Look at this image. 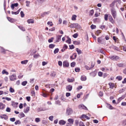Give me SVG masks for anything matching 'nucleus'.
I'll return each instance as SVG.
<instances>
[{
	"mask_svg": "<svg viewBox=\"0 0 126 126\" xmlns=\"http://www.w3.org/2000/svg\"><path fill=\"white\" fill-rule=\"evenodd\" d=\"M55 46V45L52 44H51L49 45V48H53Z\"/></svg>",
	"mask_w": 126,
	"mask_h": 126,
	"instance_id": "72a5a7b5",
	"label": "nucleus"
},
{
	"mask_svg": "<svg viewBox=\"0 0 126 126\" xmlns=\"http://www.w3.org/2000/svg\"><path fill=\"white\" fill-rule=\"evenodd\" d=\"M72 86L70 85H69L67 86L66 87V89L67 90H68L69 91H71L72 89Z\"/></svg>",
	"mask_w": 126,
	"mask_h": 126,
	"instance_id": "0eeeda50",
	"label": "nucleus"
},
{
	"mask_svg": "<svg viewBox=\"0 0 126 126\" xmlns=\"http://www.w3.org/2000/svg\"><path fill=\"white\" fill-rule=\"evenodd\" d=\"M116 79H118L119 80H121L122 79V77L120 76L117 77Z\"/></svg>",
	"mask_w": 126,
	"mask_h": 126,
	"instance_id": "a19ab883",
	"label": "nucleus"
},
{
	"mask_svg": "<svg viewBox=\"0 0 126 126\" xmlns=\"http://www.w3.org/2000/svg\"><path fill=\"white\" fill-rule=\"evenodd\" d=\"M48 94L45 93H43L42 94V96L44 97H46L48 95Z\"/></svg>",
	"mask_w": 126,
	"mask_h": 126,
	"instance_id": "13d9d810",
	"label": "nucleus"
},
{
	"mask_svg": "<svg viewBox=\"0 0 126 126\" xmlns=\"http://www.w3.org/2000/svg\"><path fill=\"white\" fill-rule=\"evenodd\" d=\"M75 65V63L73 62L71 64V66L72 67H74Z\"/></svg>",
	"mask_w": 126,
	"mask_h": 126,
	"instance_id": "864d4df0",
	"label": "nucleus"
},
{
	"mask_svg": "<svg viewBox=\"0 0 126 126\" xmlns=\"http://www.w3.org/2000/svg\"><path fill=\"white\" fill-rule=\"evenodd\" d=\"M5 105L2 103L0 102V109L3 110L4 109Z\"/></svg>",
	"mask_w": 126,
	"mask_h": 126,
	"instance_id": "ddd939ff",
	"label": "nucleus"
},
{
	"mask_svg": "<svg viewBox=\"0 0 126 126\" xmlns=\"http://www.w3.org/2000/svg\"><path fill=\"white\" fill-rule=\"evenodd\" d=\"M73 110L70 108H68L66 110V114L68 115H70L73 113Z\"/></svg>",
	"mask_w": 126,
	"mask_h": 126,
	"instance_id": "7ed1b4c3",
	"label": "nucleus"
},
{
	"mask_svg": "<svg viewBox=\"0 0 126 126\" xmlns=\"http://www.w3.org/2000/svg\"><path fill=\"white\" fill-rule=\"evenodd\" d=\"M8 20L11 23H12L13 21V19L9 17L8 18Z\"/></svg>",
	"mask_w": 126,
	"mask_h": 126,
	"instance_id": "3c124183",
	"label": "nucleus"
},
{
	"mask_svg": "<svg viewBox=\"0 0 126 126\" xmlns=\"http://www.w3.org/2000/svg\"><path fill=\"white\" fill-rule=\"evenodd\" d=\"M34 78H32L30 79V82L31 83H33V82L34 80Z\"/></svg>",
	"mask_w": 126,
	"mask_h": 126,
	"instance_id": "0e129e2a",
	"label": "nucleus"
},
{
	"mask_svg": "<svg viewBox=\"0 0 126 126\" xmlns=\"http://www.w3.org/2000/svg\"><path fill=\"white\" fill-rule=\"evenodd\" d=\"M18 104V103L15 102H13L12 103V106L15 108H16L17 107V106Z\"/></svg>",
	"mask_w": 126,
	"mask_h": 126,
	"instance_id": "9b49d317",
	"label": "nucleus"
},
{
	"mask_svg": "<svg viewBox=\"0 0 126 126\" xmlns=\"http://www.w3.org/2000/svg\"><path fill=\"white\" fill-rule=\"evenodd\" d=\"M37 110L38 111H42L45 110L44 109H43V108L41 107L38 108L37 109Z\"/></svg>",
	"mask_w": 126,
	"mask_h": 126,
	"instance_id": "37998d69",
	"label": "nucleus"
},
{
	"mask_svg": "<svg viewBox=\"0 0 126 126\" xmlns=\"http://www.w3.org/2000/svg\"><path fill=\"white\" fill-rule=\"evenodd\" d=\"M0 51L2 53H5L6 50L2 47H0Z\"/></svg>",
	"mask_w": 126,
	"mask_h": 126,
	"instance_id": "f704fd0d",
	"label": "nucleus"
},
{
	"mask_svg": "<svg viewBox=\"0 0 126 126\" xmlns=\"http://www.w3.org/2000/svg\"><path fill=\"white\" fill-rule=\"evenodd\" d=\"M10 92L11 93H13L14 92L15 90L14 89H13L12 87H10L9 89Z\"/></svg>",
	"mask_w": 126,
	"mask_h": 126,
	"instance_id": "58836bf2",
	"label": "nucleus"
},
{
	"mask_svg": "<svg viewBox=\"0 0 126 126\" xmlns=\"http://www.w3.org/2000/svg\"><path fill=\"white\" fill-rule=\"evenodd\" d=\"M68 121L69 122L70 124H73L74 121V120L73 119L70 118L68 120Z\"/></svg>",
	"mask_w": 126,
	"mask_h": 126,
	"instance_id": "6ab92c4d",
	"label": "nucleus"
},
{
	"mask_svg": "<svg viewBox=\"0 0 126 126\" xmlns=\"http://www.w3.org/2000/svg\"><path fill=\"white\" fill-rule=\"evenodd\" d=\"M91 28L92 29H95L96 28V26L95 25H94L92 24L91 26Z\"/></svg>",
	"mask_w": 126,
	"mask_h": 126,
	"instance_id": "79ce46f5",
	"label": "nucleus"
},
{
	"mask_svg": "<svg viewBox=\"0 0 126 126\" xmlns=\"http://www.w3.org/2000/svg\"><path fill=\"white\" fill-rule=\"evenodd\" d=\"M90 74L93 77H94L95 75H96V73L95 72H92L91 73H90Z\"/></svg>",
	"mask_w": 126,
	"mask_h": 126,
	"instance_id": "e433bc0d",
	"label": "nucleus"
},
{
	"mask_svg": "<svg viewBox=\"0 0 126 126\" xmlns=\"http://www.w3.org/2000/svg\"><path fill=\"white\" fill-rule=\"evenodd\" d=\"M94 13V10L93 9L92 10H90L89 13V15L90 16H92Z\"/></svg>",
	"mask_w": 126,
	"mask_h": 126,
	"instance_id": "393cba45",
	"label": "nucleus"
},
{
	"mask_svg": "<svg viewBox=\"0 0 126 126\" xmlns=\"http://www.w3.org/2000/svg\"><path fill=\"white\" fill-rule=\"evenodd\" d=\"M98 41L99 43L102 44H103L105 43V39L102 38V37L98 38Z\"/></svg>",
	"mask_w": 126,
	"mask_h": 126,
	"instance_id": "20e7f679",
	"label": "nucleus"
},
{
	"mask_svg": "<svg viewBox=\"0 0 126 126\" xmlns=\"http://www.w3.org/2000/svg\"><path fill=\"white\" fill-rule=\"evenodd\" d=\"M86 79V77L84 76H82L81 77V79L82 81H85Z\"/></svg>",
	"mask_w": 126,
	"mask_h": 126,
	"instance_id": "7c9ffc66",
	"label": "nucleus"
},
{
	"mask_svg": "<svg viewBox=\"0 0 126 126\" xmlns=\"http://www.w3.org/2000/svg\"><path fill=\"white\" fill-rule=\"evenodd\" d=\"M11 13L12 14L17 15L18 14L19 12H14L12 11Z\"/></svg>",
	"mask_w": 126,
	"mask_h": 126,
	"instance_id": "4d7b16f0",
	"label": "nucleus"
},
{
	"mask_svg": "<svg viewBox=\"0 0 126 126\" xmlns=\"http://www.w3.org/2000/svg\"><path fill=\"white\" fill-rule=\"evenodd\" d=\"M62 35H58L57 37V39L56 41L57 42H59L61 39V38Z\"/></svg>",
	"mask_w": 126,
	"mask_h": 126,
	"instance_id": "f3484780",
	"label": "nucleus"
},
{
	"mask_svg": "<svg viewBox=\"0 0 126 126\" xmlns=\"http://www.w3.org/2000/svg\"><path fill=\"white\" fill-rule=\"evenodd\" d=\"M10 120L12 122H14L15 120V118L14 117L11 118L10 119Z\"/></svg>",
	"mask_w": 126,
	"mask_h": 126,
	"instance_id": "603ef678",
	"label": "nucleus"
},
{
	"mask_svg": "<svg viewBox=\"0 0 126 126\" xmlns=\"http://www.w3.org/2000/svg\"><path fill=\"white\" fill-rule=\"evenodd\" d=\"M25 116V114L21 112L19 114V117L20 118L23 117Z\"/></svg>",
	"mask_w": 126,
	"mask_h": 126,
	"instance_id": "aec40b11",
	"label": "nucleus"
},
{
	"mask_svg": "<svg viewBox=\"0 0 126 126\" xmlns=\"http://www.w3.org/2000/svg\"><path fill=\"white\" fill-rule=\"evenodd\" d=\"M112 47L113 49L115 50H116L118 51H120V49L118 47H117L115 46H113Z\"/></svg>",
	"mask_w": 126,
	"mask_h": 126,
	"instance_id": "b1692460",
	"label": "nucleus"
},
{
	"mask_svg": "<svg viewBox=\"0 0 126 126\" xmlns=\"http://www.w3.org/2000/svg\"><path fill=\"white\" fill-rule=\"evenodd\" d=\"M2 74H5L6 75H8L9 74L6 71V70H3L2 72Z\"/></svg>",
	"mask_w": 126,
	"mask_h": 126,
	"instance_id": "bb28decb",
	"label": "nucleus"
},
{
	"mask_svg": "<svg viewBox=\"0 0 126 126\" xmlns=\"http://www.w3.org/2000/svg\"><path fill=\"white\" fill-rule=\"evenodd\" d=\"M18 27L21 30H22L23 31H25V29L24 28L22 27L21 26H19Z\"/></svg>",
	"mask_w": 126,
	"mask_h": 126,
	"instance_id": "a18cd8bd",
	"label": "nucleus"
},
{
	"mask_svg": "<svg viewBox=\"0 0 126 126\" xmlns=\"http://www.w3.org/2000/svg\"><path fill=\"white\" fill-rule=\"evenodd\" d=\"M53 38L52 37L50 39L48 40V42L49 43H51L53 42Z\"/></svg>",
	"mask_w": 126,
	"mask_h": 126,
	"instance_id": "774afa93",
	"label": "nucleus"
},
{
	"mask_svg": "<svg viewBox=\"0 0 126 126\" xmlns=\"http://www.w3.org/2000/svg\"><path fill=\"white\" fill-rule=\"evenodd\" d=\"M109 84L110 86V88L113 89L114 86V84L113 83L110 82Z\"/></svg>",
	"mask_w": 126,
	"mask_h": 126,
	"instance_id": "a211bd4d",
	"label": "nucleus"
},
{
	"mask_svg": "<svg viewBox=\"0 0 126 126\" xmlns=\"http://www.w3.org/2000/svg\"><path fill=\"white\" fill-rule=\"evenodd\" d=\"M27 22L29 23H34V20L33 19H28L27 20Z\"/></svg>",
	"mask_w": 126,
	"mask_h": 126,
	"instance_id": "4468645a",
	"label": "nucleus"
},
{
	"mask_svg": "<svg viewBox=\"0 0 126 126\" xmlns=\"http://www.w3.org/2000/svg\"><path fill=\"white\" fill-rule=\"evenodd\" d=\"M55 103L56 104L58 105H61L60 101L59 100L56 101Z\"/></svg>",
	"mask_w": 126,
	"mask_h": 126,
	"instance_id": "49530a36",
	"label": "nucleus"
},
{
	"mask_svg": "<svg viewBox=\"0 0 126 126\" xmlns=\"http://www.w3.org/2000/svg\"><path fill=\"white\" fill-rule=\"evenodd\" d=\"M18 5V4L17 3L14 4H12L11 5V7L12 9H13L15 7H17Z\"/></svg>",
	"mask_w": 126,
	"mask_h": 126,
	"instance_id": "6e6552de",
	"label": "nucleus"
},
{
	"mask_svg": "<svg viewBox=\"0 0 126 126\" xmlns=\"http://www.w3.org/2000/svg\"><path fill=\"white\" fill-rule=\"evenodd\" d=\"M26 6L27 7H29L30 2L29 1H26Z\"/></svg>",
	"mask_w": 126,
	"mask_h": 126,
	"instance_id": "09e8293b",
	"label": "nucleus"
},
{
	"mask_svg": "<svg viewBox=\"0 0 126 126\" xmlns=\"http://www.w3.org/2000/svg\"><path fill=\"white\" fill-rule=\"evenodd\" d=\"M53 117L52 116H50L49 118V119L50 121H52L53 120Z\"/></svg>",
	"mask_w": 126,
	"mask_h": 126,
	"instance_id": "e2e57ef3",
	"label": "nucleus"
},
{
	"mask_svg": "<svg viewBox=\"0 0 126 126\" xmlns=\"http://www.w3.org/2000/svg\"><path fill=\"white\" fill-rule=\"evenodd\" d=\"M123 64L122 63H119L117 64V65L119 67H122L123 66Z\"/></svg>",
	"mask_w": 126,
	"mask_h": 126,
	"instance_id": "338daca9",
	"label": "nucleus"
},
{
	"mask_svg": "<svg viewBox=\"0 0 126 126\" xmlns=\"http://www.w3.org/2000/svg\"><path fill=\"white\" fill-rule=\"evenodd\" d=\"M111 15L113 18L115 19L117 16V13L115 9L112 8L111 9Z\"/></svg>",
	"mask_w": 126,
	"mask_h": 126,
	"instance_id": "f257e3e1",
	"label": "nucleus"
},
{
	"mask_svg": "<svg viewBox=\"0 0 126 126\" xmlns=\"http://www.w3.org/2000/svg\"><path fill=\"white\" fill-rule=\"evenodd\" d=\"M76 50L79 55L82 53L81 50L78 48H76Z\"/></svg>",
	"mask_w": 126,
	"mask_h": 126,
	"instance_id": "4be33fe9",
	"label": "nucleus"
},
{
	"mask_svg": "<svg viewBox=\"0 0 126 126\" xmlns=\"http://www.w3.org/2000/svg\"><path fill=\"white\" fill-rule=\"evenodd\" d=\"M79 126H85L84 125L83 123L82 122H80L79 123Z\"/></svg>",
	"mask_w": 126,
	"mask_h": 126,
	"instance_id": "69168bd1",
	"label": "nucleus"
},
{
	"mask_svg": "<svg viewBox=\"0 0 126 126\" xmlns=\"http://www.w3.org/2000/svg\"><path fill=\"white\" fill-rule=\"evenodd\" d=\"M15 125H17V124H21V122L19 120H17L15 123Z\"/></svg>",
	"mask_w": 126,
	"mask_h": 126,
	"instance_id": "473e14b6",
	"label": "nucleus"
},
{
	"mask_svg": "<svg viewBox=\"0 0 126 126\" xmlns=\"http://www.w3.org/2000/svg\"><path fill=\"white\" fill-rule=\"evenodd\" d=\"M11 109L8 107L7 108L6 111L7 112H10L11 111Z\"/></svg>",
	"mask_w": 126,
	"mask_h": 126,
	"instance_id": "5fc2aeb1",
	"label": "nucleus"
},
{
	"mask_svg": "<svg viewBox=\"0 0 126 126\" xmlns=\"http://www.w3.org/2000/svg\"><path fill=\"white\" fill-rule=\"evenodd\" d=\"M74 24H70L68 26L71 28L75 27V26L74 25Z\"/></svg>",
	"mask_w": 126,
	"mask_h": 126,
	"instance_id": "bf43d9fd",
	"label": "nucleus"
},
{
	"mask_svg": "<svg viewBox=\"0 0 126 126\" xmlns=\"http://www.w3.org/2000/svg\"><path fill=\"white\" fill-rule=\"evenodd\" d=\"M73 44L74 45H78L80 44V42L79 41H75L73 42Z\"/></svg>",
	"mask_w": 126,
	"mask_h": 126,
	"instance_id": "c9c22d12",
	"label": "nucleus"
},
{
	"mask_svg": "<svg viewBox=\"0 0 126 126\" xmlns=\"http://www.w3.org/2000/svg\"><path fill=\"white\" fill-rule=\"evenodd\" d=\"M10 80L11 81H13L16 79V76L15 75H12L10 77Z\"/></svg>",
	"mask_w": 126,
	"mask_h": 126,
	"instance_id": "39448f33",
	"label": "nucleus"
},
{
	"mask_svg": "<svg viewBox=\"0 0 126 126\" xmlns=\"http://www.w3.org/2000/svg\"><path fill=\"white\" fill-rule=\"evenodd\" d=\"M40 121V118H36L35 119V121L37 123L39 122Z\"/></svg>",
	"mask_w": 126,
	"mask_h": 126,
	"instance_id": "de8ad7c7",
	"label": "nucleus"
},
{
	"mask_svg": "<svg viewBox=\"0 0 126 126\" xmlns=\"http://www.w3.org/2000/svg\"><path fill=\"white\" fill-rule=\"evenodd\" d=\"M69 63L67 61H64L63 63L64 66L68 67L69 66Z\"/></svg>",
	"mask_w": 126,
	"mask_h": 126,
	"instance_id": "423d86ee",
	"label": "nucleus"
},
{
	"mask_svg": "<svg viewBox=\"0 0 126 126\" xmlns=\"http://www.w3.org/2000/svg\"><path fill=\"white\" fill-rule=\"evenodd\" d=\"M109 58L113 61H117L120 58L119 57L115 55L110 56Z\"/></svg>",
	"mask_w": 126,
	"mask_h": 126,
	"instance_id": "f03ea898",
	"label": "nucleus"
},
{
	"mask_svg": "<svg viewBox=\"0 0 126 126\" xmlns=\"http://www.w3.org/2000/svg\"><path fill=\"white\" fill-rule=\"evenodd\" d=\"M66 123V122L62 120H60L59 122V123L60 125H64Z\"/></svg>",
	"mask_w": 126,
	"mask_h": 126,
	"instance_id": "f8f14e48",
	"label": "nucleus"
},
{
	"mask_svg": "<svg viewBox=\"0 0 126 126\" xmlns=\"http://www.w3.org/2000/svg\"><path fill=\"white\" fill-rule=\"evenodd\" d=\"M28 61V60H25L21 61V63L22 64H26L27 63Z\"/></svg>",
	"mask_w": 126,
	"mask_h": 126,
	"instance_id": "c85d7f7f",
	"label": "nucleus"
},
{
	"mask_svg": "<svg viewBox=\"0 0 126 126\" xmlns=\"http://www.w3.org/2000/svg\"><path fill=\"white\" fill-rule=\"evenodd\" d=\"M79 108L83 109H87V108L84 105L82 104L79 105Z\"/></svg>",
	"mask_w": 126,
	"mask_h": 126,
	"instance_id": "dca6fc26",
	"label": "nucleus"
},
{
	"mask_svg": "<svg viewBox=\"0 0 126 126\" xmlns=\"http://www.w3.org/2000/svg\"><path fill=\"white\" fill-rule=\"evenodd\" d=\"M74 80V79L73 78H71V79L68 78L67 79V81L69 82H72Z\"/></svg>",
	"mask_w": 126,
	"mask_h": 126,
	"instance_id": "a878e982",
	"label": "nucleus"
},
{
	"mask_svg": "<svg viewBox=\"0 0 126 126\" xmlns=\"http://www.w3.org/2000/svg\"><path fill=\"white\" fill-rule=\"evenodd\" d=\"M21 16L22 17H23L24 16V14L22 11H21L20 12Z\"/></svg>",
	"mask_w": 126,
	"mask_h": 126,
	"instance_id": "8fccbe9b",
	"label": "nucleus"
},
{
	"mask_svg": "<svg viewBox=\"0 0 126 126\" xmlns=\"http://www.w3.org/2000/svg\"><path fill=\"white\" fill-rule=\"evenodd\" d=\"M49 13V12H44L43 14H42V15H41L42 16V17H44V15H45L48 14Z\"/></svg>",
	"mask_w": 126,
	"mask_h": 126,
	"instance_id": "6e6d98bb",
	"label": "nucleus"
},
{
	"mask_svg": "<svg viewBox=\"0 0 126 126\" xmlns=\"http://www.w3.org/2000/svg\"><path fill=\"white\" fill-rule=\"evenodd\" d=\"M56 75V73L54 72H52L51 73L50 75L51 77H54Z\"/></svg>",
	"mask_w": 126,
	"mask_h": 126,
	"instance_id": "cd10ccee",
	"label": "nucleus"
},
{
	"mask_svg": "<svg viewBox=\"0 0 126 126\" xmlns=\"http://www.w3.org/2000/svg\"><path fill=\"white\" fill-rule=\"evenodd\" d=\"M59 51V49L58 48H56L54 51V54H56L58 53Z\"/></svg>",
	"mask_w": 126,
	"mask_h": 126,
	"instance_id": "4c0bfd02",
	"label": "nucleus"
},
{
	"mask_svg": "<svg viewBox=\"0 0 126 126\" xmlns=\"http://www.w3.org/2000/svg\"><path fill=\"white\" fill-rule=\"evenodd\" d=\"M1 118L2 119H4L5 120H7L8 119V117L6 115L4 114L0 116Z\"/></svg>",
	"mask_w": 126,
	"mask_h": 126,
	"instance_id": "2eb2a0df",
	"label": "nucleus"
},
{
	"mask_svg": "<svg viewBox=\"0 0 126 126\" xmlns=\"http://www.w3.org/2000/svg\"><path fill=\"white\" fill-rule=\"evenodd\" d=\"M80 118L82 119H83V118H86L87 119H90V118L84 114L82 115L80 117Z\"/></svg>",
	"mask_w": 126,
	"mask_h": 126,
	"instance_id": "1a4fd4ad",
	"label": "nucleus"
},
{
	"mask_svg": "<svg viewBox=\"0 0 126 126\" xmlns=\"http://www.w3.org/2000/svg\"><path fill=\"white\" fill-rule=\"evenodd\" d=\"M109 20L112 23H113L114 22L113 20V19L112 16H109Z\"/></svg>",
	"mask_w": 126,
	"mask_h": 126,
	"instance_id": "5701e85b",
	"label": "nucleus"
},
{
	"mask_svg": "<svg viewBox=\"0 0 126 126\" xmlns=\"http://www.w3.org/2000/svg\"><path fill=\"white\" fill-rule=\"evenodd\" d=\"M77 17V16L75 15H73L72 17V20H76V18Z\"/></svg>",
	"mask_w": 126,
	"mask_h": 126,
	"instance_id": "2f4dec72",
	"label": "nucleus"
},
{
	"mask_svg": "<svg viewBox=\"0 0 126 126\" xmlns=\"http://www.w3.org/2000/svg\"><path fill=\"white\" fill-rule=\"evenodd\" d=\"M98 75L99 76L101 77L103 73L101 72H99L98 73Z\"/></svg>",
	"mask_w": 126,
	"mask_h": 126,
	"instance_id": "052dcab7",
	"label": "nucleus"
},
{
	"mask_svg": "<svg viewBox=\"0 0 126 126\" xmlns=\"http://www.w3.org/2000/svg\"><path fill=\"white\" fill-rule=\"evenodd\" d=\"M108 15L107 14H106L104 16V19L105 20H107L108 19Z\"/></svg>",
	"mask_w": 126,
	"mask_h": 126,
	"instance_id": "c03bdc74",
	"label": "nucleus"
},
{
	"mask_svg": "<svg viewBox=\"0 0 126 126\" xmlns=\"http://www.w3.org/2000/svg\"><path fill=\"white\" fill-rule=\"evenodd\" d=\"M107 107L110 109H113V107L111 105L109 104H107Z\"/></svg>",
	"mask_w": 126,
	"mask_h": 126,
	"instance_id": "c756f323",
	"label": "nucleus"
},
{
	"mask_svg": "<svg viewBox=\"0 0 126 126\" xmlns=\"http://www.w3.org/2000/svg\"><path fill=\"white\" fill-rule=\"evenodd\" d=\"M27 83V82L26 81H23L21 83L22 85L25 86Z\"/></svg>",
	"mask_w": 126,
	"mask_h": 126,
	"instance_id": "ea45409f",
	"label": "nucleus"
},
{
	"mask_svg": "<svg viewBox=\"0 0 126 126\" xmlns=\"http://www.w3.org/2000/svg\"><path fill=\"white\" fill-rule=\"evenodd\" d=\"M69 46L70 49H74V47L73 45H70Z\"/></svg>",
	"mask_w": 126,
	"mask_h": 126,
	"instance_id": "680f3d73",
	"label": "nucleus"
},
{
	"mask_svg": "<svg viewBox=\"0 0 126 126\" xmlns=\"http://www.w3.org/2000/svg\"><path fill=\"white\" fill-rule=\"evenodd\" d=\"M68 39L66 41V42L69 44H70L71 42V39L68 37H67Z\"/></svg>",
	"mask_w": 126,
	"mask_h": 126,
	"instance_id": "412c9836",
	"label": "nucleus"
},
{
	"mask_svg": "<svg viewBox=\"0 0 126 126\" xmlns=\"http://www.w3.org/2000/svg\"><path fill=\"white\" fill-rule=\"evenodd\" d=\"M30 110V107H27L23 111L25 113H26L28 112Z\"/></svg>",
	"mask_w": 126,
	"mask_h": 126,
	"instance_id": "9d476101",
	"label": "nucleus"
}]
</instances>
